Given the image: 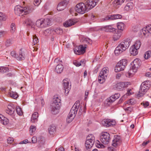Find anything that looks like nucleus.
I'll use <instances>...</instances> for the list:
<instances>
[{
	"instance_id": "nucleus-1",
	"label": "nucleus",
	"mask_w": 151,
	"mask_h": 151,
	"mask_svg": "<svg viewBox=\"0 0 151 151\" xmlns=\"http://www.w3.org/2000/svg\"><path fill=\"white\" fill-rule=\"evenodd\" d=\"M35 7L32 6H26L24 7L17 5L15 7L14 11L15 14L20 16L26 15L32 12L34 9Z\"/></svg>"
},
{
	"instance_id": "nucleus-2",
	"label": "nucleus",
	"mask_w": 151,
	"mask_h": 151,
	"mask_svg": "<svg viewBox=\"0 0 151 151\" xmlns=\"http://www.w3.org/2000/svg\"><path fill=\"white\" fill-rule=\"evenodd\" d=\"M61 100L58 97L53 99V101L51 106V111L54 114H57L61 105Z\"/></svg>"
},
{
	"instance_id": "nucleus-3",
	"label": "nucleus",
	"mask_w": 151,
	"mask_h": 151,
	"mask_svg": "<svg viewBox=\"0 0 151 151\" xmlns=\"http://www.w3.org/2000/svg\"><path fill=\"white\" fill-rule=\"evenodd\" d=\"M151 86V82L149 81H146L143 82L141 85L139 91L138 97L143 96L148 90Z\"/></svg>"
},
{
	"instance_id": "nucleus-4",
	"label": "nucleus",
	"mask_w": 151,
	"mask_h": 151,
	"mask_svg": "<svg viewBox=\"0 0 151 151\" xmlns=\"http://www.w3.org/2000/svg\"><path fill=\"white\" fill-rule=\"evenodd\" d=\"M116 29L111 25L101 27H94L90 29V31H103L106 32H115Z\"/></svg>"
},
{
	"instance_id": "nucleus-5",
	"label": "nucleus",
	"mask_w": 151,
	"mask_h": 151,
	"mask_svg": "<svg viewBox=\"0 0 151 151\" xmlns=\"http://www.w3.org/2000/svg\"><path fill=\"white\" fill-rule=\"evenodd\" d=\"M109 69L106 67L103 68L100 73L98 77V81L100 83H102L106 79L109 72Z\"/></svg>"
},
{
	"instance_id": "nucleus-6",
	"label": "nucleus",
	"mask_w": 151,
	"mask_h": 151,
	"mask_svg": "<svg viewBox=\"0 0 151 151\" xmlns=\"http://www.w3.org/2000/svg\"><path fill=\"white\" fill-rule=\"evenodd\" d=\"M127 65V61L125 59L120 60L117 64L115 68V72L123 70Z\"/></svg>"
},
{
	"instance_id": "nucleus-7",
	"label": "nucleus",
	"mask_w": 151,
	"mask_h": 151,
	"mask_svg": "<svg viewBox=\"0 0 151 151\" xmlns=\"http://www.w3.org/2000/svg\"><path fill=\"white\" fill-rule=\"evenodd\" d=\"M95 138L92 134H90L86 138L85 145L87 149L91 148L95 142Z\"/></svg>"
},
{
	"instance_id": "nucleus-8",
	"label": "nucleus",
	"mask_w": 151,
	"mask_h": 151,
	"mask_svg": "<svg viewBox=\"0 0 151 151\" xmlns=\"http://www.w3.org/2000/svg\"><path fill=\"white\" fill-rule=\"evenodd\" d=\"M80 106V103L79 101H77L74 104L69 113L68 116L70 118L73 117V119L75 116L77 111Z\"/></svg>"
},
{
	"instance_id": "nucleus-9",
	"label": "nucleus",
	"mask_w": 151,
	"mask_h": 151,
	"mask_svg": "<svg viewBox=\"0 0 151 151\" xmlns=\"http://www.w3.org/2000/svg\"><path fill=\"white\" fill-rule=\"evenodd\" d=\"M75 9L76 12L81 14H83L88 11L86 5L83 3L77 4Z\"/></svg>"
},
{
	"instance_id": "nucleus-10",
	"label": "nucleus",
	"mask_w": 151,
	"mask_h": 151,
	"mask_svg": "<svg viewBox=\"0 0 151 151\" xmlns=\"http://www.w3.org/2000/svg\"><path fill=\"white\" fill-rule=\"evenodd\" d=\"M100 139L101 142L104 144H108L110 139L109 134L107 132L103 133L100 137Z\"/></svg>"
},
{
	"instance_id": "nucleus-11",
	"label": "nucleus",
	"mask_w": 151,
	"mask_h": 151,
	"mask_svg": "<svg viewBox=\"0 0 151 151\" xmlns=\"http://www.w3.org/2000/svg\"><path fill=\"white\" fill-rule=\"evenodd\" d=\"M69 80L66 78L63 80V84L65 93V94H67L71 88V85L69 83Z\"/></svg>"
},
{
	"instance_id": "nucleus-12",
	"label": "nucleus",
	"mask_w": 151,
	"mask_h": 151,
	"mask_svg": "<svg viewBox=\"0 0 151 151\" xmlns=\"http://www.w3.org/2000/svg\"><path fill=\"white\" fill-rule=\"evenodd\" d=\"M101 123L103 126L108 127L115 125L116 122L114 120L105 119L101 121Z\"/></svg>"
},
{
	"instance_id": "nucleus-13",
	"label": "nucleus",
	"mask_w": 151,
	"mask_h": 151,
	"mask_svg": "<svg viewBox=\"0 0 151 151\" xmlns=\"http://www.w3.org/2000/svg\"><path fill=\"white\" fill-rule=\"evenodd\" d=\"M99 0H88L86 2V6L88 11L94 7Z\"/></svg>"
},
{
	"instance_id": "nucleus-14",
	"label": "nucleus",
	"mask_w": 151,
	"mask_h": 151,
	"mask_svg": "<svg viewBox=\"0 0 151 151\" xmlns=\"http://www.w3.org/2000/svg\"><path fill=\"white\" fill-rule=\"evenodd\" d=\"M19 55H17L15 52L13 51L11 52V56L15 58L18 60H24L25 59V56L23 55L21 51L19 52Z\"/></svg>"
},
{
	"instance_id": "nucleus-15",
	"label": "nucleus",
	"mask_w": 151,
	"mask_h": 151,
	"mask_svg": "<svg viewBox=\"0 0 151 151\" xmlns=\"http://www.w3.org/2000/svg\"><path fill=\"white\" fill-rule=\"evenodd\" d=\"M131 40L129 38H127L123 41L120 44L123 47L124 49L126 50L129 46L131 44Z\"/></svg>"
},
{
	"instance_id": "nucleus-16",
	"label": "nucleus",
	"mask_w": 151,
	"mask_h": 151,
	"mask_svg": "<svg viewBox=\"0 0 151 151\" xmlns=\"http://www.w3.org/2000/svg\"><path fill=\"white\" fill-rule=\"evenodd\" d=\"M122 141L121 137L118 135L114 136V139L113 140L112 145L116 147L120 145Z\"/></svg>"
},
{
	"instance_id": "nucleus-17",
	"label": "nucleus",
	"mask_w": 151,
	"mask_h": 151,
	"mask_svg": "<svg viewBox=\"0 0 151 151\" xmlns=\"http://www.w3.org/2000/svg\"><path fill=\"white\" fill-rule=\"evenodd\" d=\"M122 17V15L119 14H113L108 15L104 18V20H114L121 19Z\"/></svg>"
},
{
	"instance_id": "nucleus-18",
	"label": "nucleus",
	"mask_w": 151,
	"mask_h": 151,
	"mask_svg": "<svg viewBox=\"0 0 151 151\" xmlns=\"http://www.w3.org/2000/svg\"><path fill=\"white\" fill-rule=\"evenodd\" d=\"M68 3L67 0H64L60 2L58 5L57 9L58 11H61L63 10L65 8Z\"/></svg>"
},
{
	"instance_id": "nucleus-19",
	"label": "nucleus",
	"mask_w": 151,
	"mask_h": 151,
	"mask_svg": "<svg viewBox=\"0 0 151 151\" xmlns=\"http://www.w3.org/2000/svg\"><path fill=\"white\" fill-rule=\"evenodd\" d=\"M86 47H83V45H80L78 47L74 49L75 53L77 55L83 54L85 52Z\"/></svg>"
},
{
	"instance_id": "nucleus-20",
	"label": "nucleus",
	"mask_w": 151,
	"mask_h": 151,
	"mask_svg": "<svg viewBox=\"0 0 151 151\" xmlns=\"http://www.w3.org/2000/svg\"><path fill=\"white\" fill-rule=\"evenodd\" d=\"M130 84L129 82H122L118 83L116 84L117 89L119 90H122L123 88L127 87L128 85Z\"/></svg>"
},
{
	"instance_id": "nucleus-21",
	"label": "nucleus",
	"mask_w": 151,
	"mask_h": 151,
	"mask_svg": "<svg viewBox=\"0 0 151 151\" xmlns=\"http://www.w3.org/2000/svg\"><path fill=\"white\" fill-rule=\"evenodd\" d=\"M142 32L143 34L146 37L151 35V25L147 26L145 28H144Z\"/></svg>"
},
{
	"instance_id": "nucleus-22",
	"label": "nucleus",
	"mask_w": 151,
	"mask_h": 151,
	"mask_svg": "<svg viewBox=\"0 0 151 151\" xmlns=\"http://www.w3.org/2000/svg\"><path fill=\"white\" fill-rule=\"evenodd\" d=\"M77 22L75 19H70L63 23V25L65 27H68L74 25Z\"/></svg>"
},
{
	"instance_id": "nucleus-23",
	"label": "nucleus",
	"mask_w": 151,
	"mask_h": 151,
	"mask_svg": "<svg viewBox=\"0 0 151 151\" xmlns=\"http://www.w3.org/2000/svg\"><path fill=\"white\" fill-rule=\"evenodd\" d=\"M125 50H126L124 49L123 47L119 44L116 47L114 50V53L115 55H118Z\"/></svg>"
},
{
	"instance_id": "nucleus-24",
	"label": "nucleus",
	"mask_w": 151,
	"mask_h": 151,
	"mask_svg": "<svg viewBox=\"0 0 151 151\" xmlns=\"http://www.w3.org/2000/svg\"><path fill=\"white\" fill-rule=\"evenodd\" d=\"M15 110L13 105H8L7 109L6 110V112L10 115H12L14 113Z\"/></svg>"
},
{
	"instance_id": "nucleus-25",
	"label": "nucleus",
	"mask_w": 151,
	"mask_h": 151,
	"mask_svg": "<svg viewBox=\"0 0 151 151\" xmlns=\"http://www.w3.org/2000/svg\"><path fill=\"white\" fill-rule=\"evenodd\" d=\"M38 113L37 112H34L32 114L31 121L32 123H35L38 120Z\"/></svg>"
},
{
	"instance_id": "nucleus-26",
	"label": "nucleus",
	"mask_w": 151,
	"mask_h": 151,
	"mask_svg": "<svg viewBox=\"0 0 151 151\" xmlns=\"http://www.w3.org/2000/svg\"><path fill=\"white\" fill-rule=\"evenodd\" d=\"M125 0H115L113 2V4L114 7L116 8H119Z\"/></svg>"
},
{
	"instance_id": "nucleus-27",
	"label": "nucleus",
	"mask_w": 151,
	"mask_h": 151,
	"mask_svg": "<svg viewBox=\"0 0 151 151\" xmlns=\"http://www.w3.org/2000/svg\"><path fill=\"white\" fill-rule=\"evenodd\" d=\"M134 65L128 71V73L129 74V76H130V74H134L137 71V68H138V66H137V64L134 63Z\"/></svg>"
},
{
	"instance_id": "nucleus-28",
	"label": "nucleus",
	"mask_w": 151,
	"mask_h": 151,
	"mask_svg": "<svg viewBox=\"0 0 151 151\" xmlns=\"http://www.w3.org/2000/svg\"><path fill=\"white\" fill-rule=\"evenodd\" d=\"M138 49H137V48L132 45L130 48L129 51L132 55L135 56L138 53L137 50Z\"/></svg>"
},
{
	"instance_id": "nucleus-29",
	"label": "nucleus",
	"mask_w": 151,
	"mask_h": 151,
	"mask_svg": "<svg viewBox=\"0 0 151 151\" xmlns=\"http://www.w3.org/2000/svg\"><path fill=\"white\" fill-rule=\"evenodd\" d=\"M63 66L61 64H58L57 65L55 68V71L58 73H61L63 71Z\"/></svg>"
},
{
	"instance_id": "nucleus-30",
	"label": "nucleus",
	"mask_w": 151,
	"mask_h": 151,
	"mask_svg": "<svg viewBox=\"0 0 151 151\" xmlns=\"http://www.w3.org/2000/svg\"><path fill=\"white\" fill-rule=\"evenodd\" d=\"M122 34V33L121 32L118 31L114 34L113 37V40L114 41L117 40L121 37Z\"/></svg>"
},
{
	"instance_id": "nucleus-31",
	"label": "nucleus",
	"mask_w": 151,
	"mask_h": 151,
	"mask_svg": "<svg viewBox=\"0 0 151 151\" xmlns=\"http://www.w3.org/2000/svg\"><path fill=\"white\" fill-rule=\"evenodd\" d=\"M133 4L131 2H129L127 4L124 8V10L128 11L133 8Z\"/></svg>"
},
{
	"instance_id": "nucleus-32",
	"label": "nucleus",
	"mask_w": 151,
	"mask_h": 151,
	"mask_svg": "<svg viewBox=\"0 0 151 151\" xmlns=\"http://www.w3.org/2000/svg\"><path fill=\"white\" fill-rule=\"evenodd\" d=\"M43 27L51 25L50 20L48 18L43 19Z\"/></svg>"
},
{
	"instance_id": "nucleus-33",
	"label": "nucleus",
	"mask_w": 151,
	"mask_h": 151,
	"mask_svg": "<svg viewBox=\"0 0 151 151\" xmlns=\"http://www.w3.org/2000/svg\"><path fill=\"white\" fill-rule=\"evenodd\" d=\"M56 127L53 125H51L48 128V131L50 134H53L56 131Z\"/></svg>"
},
{
	"instance_id": "nucleus-34",
	"label": "nucleus",
	"mask_w": 151,
	"mask_h": 151,
	"mask_svg": "<svg viewBox=\"0 0 151 151\" xmlns=\"http://www.w3.org/2000/svg\"><path fill=\"white\" fill-rule=\"evenodd\" d=\"M73 64L77 67H79L81 65L84 66L85 65V63L83 60H81L80 62L75 60L73 61Z\"/></svg>"
},
{
	"instance_id": "nucleus-35",
	"label": "nucleus",
	"mask_w": 151,
	"mask_h": 151,
	"mask_svg": "<svg viewBox=\"0 0 151 151\" xmlns=\"http://www.w3.org/2000/svg\"><path fill=\"white\" fill-rule=\"evenodd\" d=\"M118 29L120 30L123 31L124 29L125 24L122 22H119L117 24Z\"/></svg>"
},
{
	"instance_id": "nucleus-36",
	"label": "nucleus",
	"mask_w": 151,
	"mask_h": 151,
	"mask_svg": "<svg viewBox=\"0 0 151 151\" xmlns=\"http://www.w3.org/2000/svg\"><path fill=\"white\" fill-rule=\"evenodd\" d=\"M9 94L10 97L14 99H16L18 97V95L16 92L12 91H10L9 92Z\"/></svg>"
},
{
	"instance_id": "nucleus-37",
	"label": "nucleus",
	"mask_w": 151,
	"mask_h": 151,
	"mask_svg": "<svg viewBox=\"0 0 151 151\" xmlns=\"http://www.w3.org/2000/svg\"><path fill=\"white\" fill-rule=\"evenodd\" d=\"M43 21H42V19H38L36 22V24L38 27H43Z\"/></svg>"
},
{
	"instance_id": "nucleus-38",
	"label": "nucleus",
	"mask_w": 151,
	"mask_h": 151,
	"mask_svg": "<svg viewBox=\"0 0 151 151\" xmlns=\"http://www.w3.org/2000/svg\"><path fill=\"white\" fill-rule=\"evenodd\" d=\"M25 23L27 24V25L31 26L32 27L34 24V23L32 21L31 19L29 18L26 20Z\"/></svg>"
},
{
	"instance_id": "nucleus-39",
	"label": "nucleus",
	"mask_w": 151,
	"mask_h": 151,
	"mask_svg": "<svg viewBox=\"0 0 151 151\" xmlns=\"http://www.w3.org/2000/svg\"><path fill=\"white\" fill-rule=\"evenodd\" d=\"M141 45V43L140 41L139 40H137L135 42L134 44L132 46L139 49L140 48Z\"/></svg>"
},
{
	"instance_id": "nucleus-40",
	"label": "nucleus",
	"mask_w": 151,
	"mask_h": 151,
	"mask_svg": "<svg viewBox=\"0 0 151 151\" xmlns=\"http://www.w3.org/2000/svg\"><path fill=\"white\" fill-rule=\"evenodd\" d=\"M9 69L8 68L4 67H0V72L4 73L8 71Z\"/></svg>"
},
{
	"instance_id": "nucleus-41",
	"label": "nucleus",
	"mask_w": 151,
	"mask_h": 151,
	"mask_svg": "<svg viewBox=\"0 0 151 151\" xmlns=\"http://www.w3.org/2000/svg\"><path fill=\"white\" fill-rule=\"evenodd\" d=\"M16 111L17 113L19 115L21 116L23 112L21 108L19 106H17L16 107Z\"/></svg>"
},
{
	"instance_id": "nucleus-42",
	"label": "nucleus",
	"mask_w": 151,
	"mask_h": 151,
	"mask_svg": "<svg viewBox=\"0 0 151 151\" xmlns=\"http://www.w3.org/2000/svg\"><path fill=\"white\" fill-rule=\"evenodd\" d=\"M95 145L97 147L99 148H102L104 147V146L98 140L96 141Z\"/></svg>"
},
{
	"instance_id": "nucleus-43",
	"label": "nucleus",
	"mask_w": 151,
	"mask_h": 151,
	"mask_svg": "<svg viewBox=\"0 0 151 151\" xmlns=\"http://www.w3.org/2000/svg\"><path fill=\"white\" fill-rule=\"evenodd\" d=\"M144 58L146 59H147L151 57V51H148L146 52L144 55Z\"/></svg>"
},
{
	"instance_id": "nucleus-44",
	"label": "nucleus",
	"mask_w": 151,
	"mask_h": 151,
	"mask_svg": "<svg viewBox=\"0 0 151 151\" xmlns=\"http://www.w3.org/2000/svg\"><path fill=\"white\" fill-rule=\"evenodd\" d=\"M6 16L2 12H0V20L5 21L6 20Z\"/></svg>"
},
{
	"instance_id": "nucleus-45",
	"label": "nucleus",
	"mask_w": 151,
	"mask_h": 151,
	"mask_svg": "<svg viewBox=\"0 0 151 151\" xmlns=\"http://www.w3.org/2000/svg\"><path fill=\"white\" fill-rule=\"evenodd\" d=\"M133 63L137 64V66H138V68L141 64V61L139 59L136 58L134 60Z\"/></svg>"
},
{
	"instance_id": "nucleus-46",
	"label": "nucleus",
	"mask_w": 151,
	"mask_h": 151,
	"mask_svg": "<svg viewBox=\"0 0 151 151\" xmlns=\"http://www.w3.org/2000/svg\"><path fill=\"white\" fill-rule=\"evenodd\" d=\"M33 44L35 45L39 42V40L36 35H34L33 36Z\"/></svg>"
},
{
	"instance_id": "nucleus-47",
	"label": "nucleus",
	"mask_w": 151,
	"mask_h": 151,
	"mask_svg": "<svg viewBox=\"0 0 151 151\" xmlns=\"http://www.w3.org/2000/svg\"><path fill=\"white\" fill-rule=\"evenodd\" d=\"M29 133L31 135L35 131L36 129V127L35 126L31 125L30 127Z\"/></svg>"
},
{
	"instance_id": "nucleus-48",
	"label": "nucleus",
	"mask_w": 151,
	"mask_h": 151,
	"mask_svg": "<svg viewBox=\"0 0 151 151\" xmlns=\"http://www.w3.org/2000/svg\"><path fill=\"white\" fill-rule=\"evenodd\" d=\"M113 95H112L111 96H110L107 100V102L109 103H112L114 102L116 100V99L114 98V97Z\"/></svg>"
},
{
	"instance_id": "nucleus-49",
	"label": "nucleus",
	"mask_w": 151,
	"mask_h": 151,
	"mask_svg": "<svg viewBox=\"0 0 151 151\" xmlns=\"http://www.w3.org/2000/svg\"><path fill=\"white\" fill-rule=\"evenodd\" d=\"M55 32L57 34L61 35L63 33V30L60 28H56L54 30Z\"/></svg>"
},
{
	"instance_id": "nucleus-50",
	"label": "nucleus",
	"mask_w": 151,
	"mask_h": 151,
	"mask_svg": "<svg viewBox=\"0 0 151 151\" xmlns=\"http://www.w3.org/2000/svg\"><path fill=\"white\" fill-rule=\"evenodd\" d=\"M12 39H9L6 40V42L5 45L7 47H8L12 44Z\"/></svg>"
},
{
	"instance_id": "nucleus-51",
	"label": "nucleus",
	"mask_w": 151,
	"mask_h": 151,
	"mask_svg": "<svg viewBox=\"0 0 151 151\" xmlns=\"http://www.w3.org/2000/svg\"><path fill=\"white\" fill-rule=\"evenodd\" d=\"M15 24H14L12 23L10 27V31L12 33L14 32L15 30Z\"/></svg>"
},
{
	"instance_id": "nucleus-52",
	"label": "nucleus",
	"mask_w": 151,
	"mask_h": 151,
	"mask_svg": "<svg viewBox=\"0 0 151 151\" xmlns=\"http://www.w3.org/2000/svg\"><path fill=\"white\" fill-rule=\"evenodd\" d=\"M4 119L2 121V123L4 125H6L9 123V120L4 116L3 118Z\"/></svg>"
},
{
	"instance_id": "nucleus-53",
	"label": "nucleus",
	"mask_w": 151,
	"mask_h": 151,
	"mask_svg": "<svg viewBox=\"0 0 151 151\" xmlns=\"http://www.w3.org/2000/svg\"><path fill=\"white\" fill-rule=\"evenodd\" d=\"M84 43H86L87 44H91L92 43V41L90 39L86 38L83 40Z\"/></svg>"
},
{
	"instance_id": "nucleus-54",
	"label": "nucleus",
	"mask_w": 151,
	"mask_h": 151,
	"mask_svg": "<svg viewBox=\"0 0 151 151\" xmlns=\"http://www.w3.org/2000/svg\"><path fill=\"white\" fill-rule=\"evenodd\" d=\"M41 2V0H35L34 4L35 6H38Z\"/></svg>"
},
{
	"instance_id": "nucleus-55",
	"label": "nucleus",
	"mask_w": 151,
	"mask_h": 151,
	"mask_svg": "<svg viewBox=\"0 0 151 151\" xmlns=\"http://www.w3.org/2000/svg\"><path fill=\"white\" fill-rule=\"evenodd\" d=\"M85 109H86V108L84 106H82L81 105L79 108V112L80 113V114H82V112L85 110Z\"/></svg>"
},
{
	"instance_id": "nucleus-56",
	"label": "nucleus",
	"mask_w": 151,
	"mask_h": 151,
	"mask_svg": "<svg viewBox=\"0 0 151 151\" xmlns=\"http://www.w3.org/2000/svg\"><path fill=\"white\" fill-rule=\"evenodd\" d=\"M14 140V138L13 137H9L7 139V142L8 143H11Z\"/></svg>"
},
{
	"instance_id": "nucleus-57",
	"label": "nucleus",
	"mask_w": 151,
	"mask_h": 151,
	"mask_svg": "<svg viewBox=\"0 0 151 151\" xmlns=\"http://www.w3.org/2000/svg\"><path fill=\"white\" fill-rule=\"evenodd\" d=\"M44 33L46 35H50L51 33V30L49 29H47L45 31Z\"/></svg>"
},
{
	"instance_id": "nucleus-58",
	"label": "nucleus",
	"mask_w": 151,
	"mask_h": 151,
	"mask_svg": "<svg viewBox=\"0 0 151 151\" xmlns=\"http://www.w3.org/2000/svg\"><path fill=\"white\" fill-rule=\"evenodd\" d=\"M73 119V117H72V118H70V117H69L68 116L67 118V122L68 123H70L71 122L72 120Z\"/></svg>"
},
{
	"instance_id": "nucleus-59",
	"label": "nucleus",
	"mask_w": 151,
	"mask_h": 151,
	"mask_svg": "<svg viewBox=\"0 0 151 151\" xmlns=\"http://www.w3.org/2000/svg\"><path fill=\"white\" fill-rule=\"evenodd\" d=\"M134 99H130L128 101H127V103L128 104H130L131 105H133L134 104Z\"/></svg>"
},
{
	"instance_id": "nucleus-60",
	"label": "nucleus",
	"mask_w": 151,
	"mask_h": 151,
	"mask_svg": "<svg viewBox=\"0 0 151 151\" xmlns=\"http://www.w3.org/2000/svg\"><path fill=\"white\" fill-rule=\"evenodd\" d=\"M37 138L35 137H33L32 138V142L33 143H35L37 142Z\"/></svg>"
},
{
	"instance_id": "nucleus-61",
	"label": "nucleus",
	"mask_w": 151,
	"mask_h": 151,
	"mask_svg": "<svg viewBox=\"0 0 151 151\" xmlns=\"http://www.w3.org/2000/svg\"><path fill=\"white\" fill-rule=\"evenodd\" d=\"M114 95V98L116 99H117L119 98L120 96V95L119 93H115Z\"/></svg>"
},
{
	"instance_id": "nucleus-62",
	"label": "nucleus",
	"mask_w": 151,
	"mask_h": 151,
	"mask_svg": "<svg viewBox=\"0 0 151 151\" xmlns=\"http://www.w3.org/2000/svg\"><path fill=\"white\" fill-rule=\"evenodd\" d=\"M143 106L145 108L147 107L149 104V102L147 101L145 102V103L143 102Z\"/></svg>"
},
{
	"instance_id": "nucleus-63",
	"label": "nucleus",
	"mask_w": 151,
	"mask_h": 151,
	"mask_svg": "<svg viewBox=\"0 0 151 151\" xmlns=\"http://www.w3.org/2000/svg\"><path fill=\"white\" fill-rule=\"evenodd\" d=\"M64 148L62 147H59L58 149H56V151H64Z\"/></svg>"
},
{
	"instance_id": "nucleus-64",
	"label": "nucleus",
	"mask_w": 151,
	"mask_h": 151,
	"mask_svg": "<svg viewBox=\"0 0 151 151\" xmlns=\"http://www.w3.org/2000/svg\"><path fill=\"white\" fill-rule=\"evenodd\" d=\"M85 99H87L88 95V91L86 90L85 92Z\"/></svg>"
}]
</instances>
